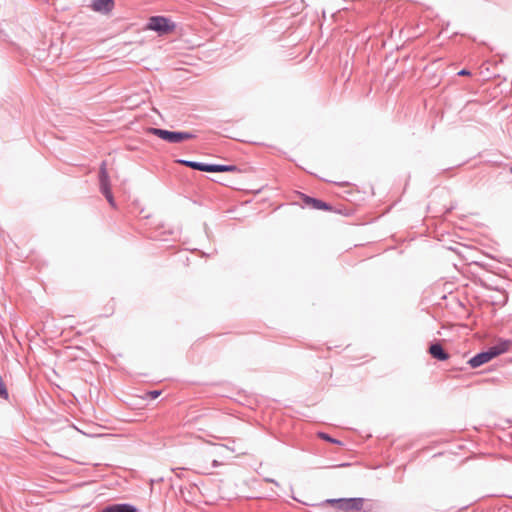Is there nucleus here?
<instances>
[{"instance_id": "423d86ee", "label": "nucleus", "mask_w": 512, "mask_h": 512, "mask_svg": "<svg viewBox=\"0 0 512 512\" xmlns=\"http://www.w3.org/2000/svg\"><path fill=\"white\" fill-rule=\"evenodd\" d=\"M229 451L228 447L223 445H218L215 449L207 454L204 458L205 462H211L212 467H218L223 464V459L225 454Z\"/></svg>"}, {"instance_id": "f8f14e48", "label": "nucleus", "mask_w": 512, "mask_h": 512, "mask_svg": "<svg viewBox=\"0 0 512 512\" xmlns=\"http://www.w3.org/2000/svg\"><path fill=\"white\" fill-rule=\"evenodd\" d=\"M102 193L105 195L106 199L110 203L111 206L115 207V201L111 192V187H106L101 189Z\"/></svg>"}, {"instance_id": "6e6552de", "label": "nucleus", "mask_w": 512, "mask_h": 512, "mask_svg": "<svg viewBox=\"0 0 512 512\" xmlns=\"http://www.w3.org/2000/svg\"><path fill=\"white\" fill-rule=\"evenodd\" d=\"M92 9L100 13H109L114 8L113 0H93Z\"/></svg>"}, {"instance_id": "f03ea898", "label": "nucleus", "mask_w": 512, "mask_h": 512, "mask_svg": "<svg viewBox=\"0 0 512 512\" xmlns=\"http://www.w3.org/2000/svg\"><path fill=\"white\" fill-rule=\"evenodd\" d=\"M365 499L363 498H341L328 499L324 505L331 506L341 512H360L363 509Z\"/></svg>"}, {"instance_id": "0eeeda50", "label": "nucleus", "mask_w": 512, "mask_h": 512, "mask_svg": "<svg viewBox=\"0 0 512 512\" xmlns=\"http://www.w3.org/2000/svg\"><path fill=\"white\" fill-rule=\"evenodd\" d=\"M303 203L310 208L317 209V210H325V211H332V207L319 199L312 198L306 195H302Z\"/></svg>"}, {"instance_id": "ddd939ff", "label": "nucleus", "mask_w": 512, "mask_h": 512, "mask_svg": "<svg viewBox=\"0 0 512 512\" xmlns=\"http://www.w3.org/2000/svg\"><path fill=\"white\" fill-rule=\"evenodd\" d=\"M319 437H320V438H322V439H324V440H326V441L332 442V443H337V444H339V443H340L339 441H337V440H335V439H333V438L329 437L327 434H324V433H320V434H319Z\"/></svg>"}, {"instance_id": "a211bd4d", "label": "nucleus", "mask_w": 512, "mask_h": 512, "mask_svg": "<svg viewBox=\"0 0 512 512\" xmlns=\"http://www.w3.org/2000/svg\"><path fill=\"white\" fill-rule=\"evenodd\" d=\"M510 173L512 174V166L510 167Z\"/></svg>"}, {"instance_id": "20e7f679", "label": "nucleus", "mask_w": 512, "mask_h": 512, "mask_svg": "<svg viewBox=\"0 0 512 512\" xmlns=\"http://www.w3.org/2000/svg\"><path fill=\"white\" fill-rule=\"evenodd\" d=\"M179 163L190 167L195 170L204 172H237L239 171L235 165H216V164H203L193 161L179 160Z\"/></svg>"}, {"instance_id": "4468645a", "label": "nucleus", "mask_w": 512, "mask_h": 512, "mask_svg": "<svg viewBox=\"0 0 512 512\" xmlns=\"http://www.w3.org/2000/svg\"><path fill=\"white\" fill-rule=\"evenodd\" d=\"M161 394L160 391H157V390H154V391H150L147 393V395L152 398V399H156L159 395Z\"/></svg>"}, {"instance_id": "1a4fd4ad", "label": "nucleus", "mask_w": 512, "mask_h": 512, "mask_svg": "<svg viewBox=\"0 0 512 512\" xmlns=\"http://www.w3.org/2000/svg\"><path fill=\"white\" fill-rule=\"evenodd\" d=\"M429 353L431 354V356L433 358L438 359L440 361H444L449 358V355L444 351L443 347L438 343L432 344L429 347Z\"/></svg>"}, {"instance_id": "9d476101", "label": "nucleus", "mask_w": 512, "mask_h": 512, "mask_svg": "<svg viewBox=\"0 0 512 512\" xmlns=\"http://www.w3.org/2000/svg\"><path fill=\"white\" fill-rule=\"evenodd\" d=\"M102 512H137V509L129 504H115L105 508Z\"/></svg>"}, {"instance_id": "2eb2a0df", "label": "nucleus", "mask_w": 512, "mask_h": 512, "mask_svg": "<svg viewBox=\"0 0 512 512\" xmlns=\"http://www.w3.org/2000/svg\"><path fill=\"white\" fill-rule=\"evenodd\" d=\"M459 75H462V76L470 75V72H469V71H467V70H461V71L459 72Z\"/></svg>"}, {"instance_id": "f257e3e1", "label": "nucleus", "mask_w": 512, "mask_h": 512, "mask_svg": "<svg viewBox=\"0 0 512 512\" xmlns=\"http://www.w3.org/2000/svg\"><path fill=\"white\" fill-rule=\"evenodd\" d=\"M509 346H510V342H508V341L500 342L497 345L489 348L488 351L479 353L476 356L472 357L469 360V364L473 368L479 367V366L489 362L493 358L499 356L500 354L508 351Z\"/></svg>"}, {"instance_id": "f3484780", "label": "nucleus", "mask_w": 512, "mask_h": 512, "mask_svg": "<svg viewBox=\"0 0 512 512\" xmlns=\"http://www.w3.org/2000/svg\"><path fill=\"white\" fill-rule=\"evenodd\" d=\"M266 482H274L273 480L271 479H265Z\"/></svg>"}, {"instance_id": "7ed1b4c3", "label": "nucleus", "mask_w": 512, "mask_h": 512, "mask_svg": "<svg viewBox=\"0 0 512 512\" xmlns=\"http://www.w3.org/2000/svg\"><path fill=\"white\" fill-rule=\"evenodd\" d=\"M146 29L155 31L158 35L162 36L173 33L176 29V25L166 17L153 16L149 18Z\"/></svg>"}, {"instance_id": "9b49d317", "label": "nucleus", "mask_w": 512, "mask_h": 512, "mask_svg": "<svg viewBox=\"0 0 512 512\" xmlns=\"http://www.w3.org/2000/svg\"><path fill=\"white\" fill-rule=\"evenodd\" d=\"M100 189L110 187L109 175L106 168V162H103L99 171Z\"/></svg>"}, {"instance_id": "dca6fc26", "label": "nucleus", "mask_w": 512, "mask_h": 512, "mask_svg": "<svg viewBox=\"0 0 512 512\" xmlns=\"http://www.w3.org/2000/svg\"><path fill=\"white\" fill-rule=\"evenodd\" d=\"M339 185L344 187V186H347L348 183L347 182H341V183H339Z\"/></svg>"}, {"instance_id": "39448f33", "label": "nucleus", "mask_w": 512, "mask_h": 512, "mask_svg": "<svg viewBox=\"0 0 512 512\" xmlns=\"http://www.w3.org/2000/svg\"><path fill=\"white\" fill-rule=\"evenodd\" d=\"M148 132L170 143H180L194 137L188 132H172L159 128H149Z\"/></svg>"}]
</instances>
